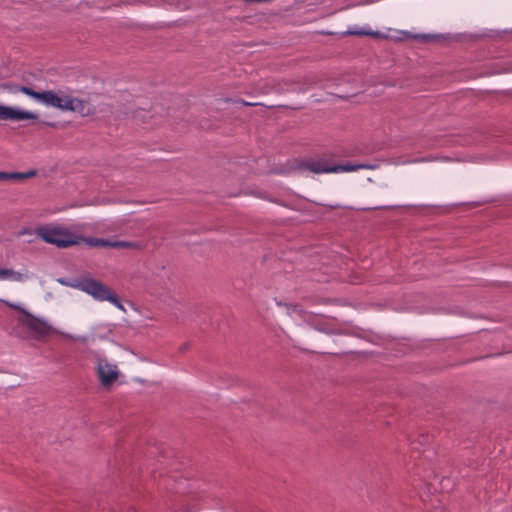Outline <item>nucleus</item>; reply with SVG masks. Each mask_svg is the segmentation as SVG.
Listing matches in <instances>:
<instances>
[{
    "label": "nucleus",
    "mask_w": 512,
    "mask_h": 512,
    "mask_svg": "<svg viewBox=\"0 0 512 512\" xmlns=\"http://www.w3.org/2000/svg\"><path fill=\"white\" fill-rule=\"evenodd\" d=\"M2 302L8 307L22 312V315L18 318V322L29 332H31L35 339L42 340L51 333V326L48 325L44 320L33 316L26 310L22 309L19 305L5 300Z\"/></svg>",
    "instance_id": "obj_5"
},
{
    "label": "nucleus",
    "mask_w": 512,
    "mask_h": 512,
    "mask_svg": "<svg viewBox=\"0 0 512 512\" xmlns=\"http://www.w3.org/2000/svg\"><path fill=\"white\" fill-rule=\"evenodd\" d=\"M432 443V436L429 434H420L417 440H413L411 442V449L413 451L418 452H430L427 448H423L421 450V447L430 446Z\"/></svg>",
    "instance_id": "obj_9"
},
{
    "label": "nucleus",
    "mask_w": 512,
    "mask_h": 512,
    "mask_svg": "<svg viewBox=\"0 0 512 512\" xmlns=\"http://www.w3.org/2000/svg\"><path fill=\"white\" fill-rule=\"evenodd\" d=\"M81 243L89 247H109L110 241L103 238L81 236Z\"/></svg>",
    "instance_id": "obj_12"
},
{
    "label": "nucleus",
    "mask_w": 512,
    "mask_h": 512,
    "mask_svg": "<svg viewBox=\"0 0 512 512\" xmlns=\"http://www.w3.org/2000/svg\"><path fill=\"white\" fill-rule=\"evenodd\" d=\"M110 248H127V249H141L143 245L138 242H130V241H110Z\"/></svg>",
    "instance_id": "obj_13"
},
{
    "label": "nucleus",
    "mask_w": 512,
    "mask_h": 512,
    "mask_svg": "<svg viewBox=\"0 0 512 512\" xmlns=\"http://www.w3.org/2000/svg\"><path fill=\"white\" fill-rule=\"evenodd\" d=\"M18 90L31 98H33V95L35 94V91L27 86H21Z\"/></svg>",
    "instance_id": "obj_15"
},
{
    "label": "nucleus",
    "mask_w": 512,
    "mask_h": 512,
    "mask_svg": "<svg viewBox=\"0 0 512 512\" xmlns=\"http://www.w3.org/2000/svg\"><path fill=\"white\" fill-rule=\"evenodd\" d=\"M348 35L356 36H371L374 38L380 37L381 33L378 31L366 30V29H351L346 32Z\"/></svg>",
    "instance_id": "obj_14"
},
{
    "label": "nucleus",
    "mask_w": 512,
    "mask_h": 512,
    "mask_svg": "<svg viewBox=\"0 0 512 512\" xmlns=\"http://www.w3.org/2000/svg\"><path fill=\"white\" fill-rule=\"evenodd\" d=\"M33 99L46 106L55 107L62 111L77 112L82 116H89L94 113V108L88 101L72 97L62 91H35Z\"/></svg>",
    "instance_id": "obj_1"
},
{
    "label": "nucleus",
    "mask_w": 512,
    "mask_h": 512,
    "mask_svg": "<svg viewBox=\"0 0 512 512\" xmlns=\"http://www.w3.org/2000/svg\"><path fill=\"white\" fill-rule=\"evenodd\" d=\"M36 119H38V114L35 112L20 110L14 107H9L0 104V120L23 121Z\"/></svg>",
    "instance_id": "obj_7"
},
{
    "label": "nucleus",
    "mask_w": 512,
    "mask_h": 512,
    "mask_svg": "<svg viewBox=\"0 0 512 512\" xmlns=\"http://www.w3.org/2000/svg\"><path fill=\"white\" fill-rule=\"evenodd\" d=\"M36 174L35 171H29L27 173L19 172H0V181L6 180H24L30 178Z\"/></svg>",
    "instance_id": "obj_11"
},
{
    "label": "nucleus",
    "mask_w": 512,
    "mask_h": 512,
    "mask_svg": "<svg viewBox=\"0 0 512 512\" xmlns=\"http://www.w3.org/2000/svg\"><path fill=\"white\" fill-rule=\"evenodd\" d=\"M29 279L27 272H19L13 269L0 268V280H9L13 282H25Z\"/></svg>",
    "instance_id": "obj_8"
},
{
    "label": "nucleus",
    "mask_w": 512,
    "mask_h": 512,
    "mask_svg": "<svg viewBox=\"0 0 512 512\" xmlns=\"http://www.w3.org/2000/svg\"><path fill=\"white\" fill-rule=\"evenodd\" d=\"M413 473L420 479H423L425 481L430 480L431 477L434 475L433 469L430 466L426 467L424 463L420 461L415 463Z\"/></svg>",
    "instance_id": "obj_10"
},
{
    "label": "nucleus",
    "mask_w": 512,
    "mask_h": 512,
    "mask_svg": "<svg viewBox=\"0 0 512 512\" xmlns=\"http://www.w3.org/2000/svg\"><path fill=\"white\" fill-rule=\"evenodd\" d=\"M70 286L87 293L97 301H108L118 309L124 311V307L117 295L108 286L98 280L83 278L72 283Z\"/></svg>",
    "instance_id": "obj_3"
},
{
    "label": "nucleus",
    "mask_w": 512,
    "mask_h": 512,
    "mask_svg": "<svg viewBox=\"0 0 512 512\" xmlns=\"http://www.w3.org/2000/svg\"><path fill=\"white\" fill-rule=\"evenodd\" d=\"M31 234L28 230H23L19 233V235Z\"/></svg>",
    "instance_id": "obj_16"
},
{
    "label": "nucleus",
    "mask_w": 512,
    "mask_h": 512,
    "mask_svg": "<svg viewBox=\"0 0 512 512\" xmlns=\"http://www.w3.org/2000/svg\"><path fill=\"white\" fill-rule=\"evenodd\" d=\"M34 234L44 242L58 248H69L81 244L80 235L57 223L41 225L34 230Z\"/></svg>",
    "instance_id": "obj_2"
},
{
    "label": "nucleus",
    "mask_w": 512,
    "mask_h": 512,
    "mask_svg": "<svg viewBox=\"0 0 512 512\" xmlns=\"http://www.w3.org/2000/svg\"><path fill=\"white\" fill-rule=\"evenodd\" d=\"M96 372L100 383L105 387L115 382L119 375L117 365L110 363L106 358L102 357L97 359Z\"/></svg>",
    "instance_id": "obj_6"
},
{
    "label": "nucleus",
    "mask_w": 512,
    "mask_h": 512,
    "mask_svg": "<svg viewBox=\"0 0 512 512\" xmlns=\"http://www.w3.org/2000/svg\"><path fill=\"white\" fill-rule=\"evenodd\" d=\"M300 168L308 170L310 172L320 173H343L353 172L359 169H371L372 166L368 164H345V165H334L326 158H311L303 161Z\"/></svg>",
    "instance_id": "obj_4"
}]
</instances>
